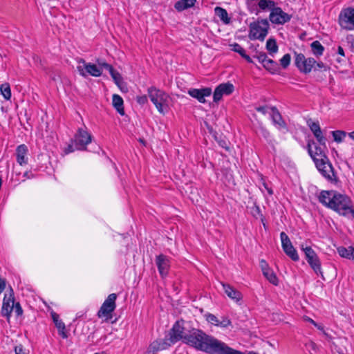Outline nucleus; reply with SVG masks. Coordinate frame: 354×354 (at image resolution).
<instances>
[{"label":"nucleus","mask_w":354,"mask_h":354,"mask_svg":"<svg viewBox=\"0 0 354 354\" xmlns=\"http://www.w3.org/2000/svg\"><path fill=\"white\" fill-rule=\"evenodd\" d=\"M348 135L351 139L354 140V131L349 133Z\"/></svg>","instance_id":"0e129e2a"},{"label":"nucleus","mask_w":354,"mask_h":354,"mask_svg":"<svg viewBox=\"0 0 354 354\" xmlns=\"http://www.w3.org/2000/svg\"><path fill=\"white\" fill-rule=\"evenodd\" d=\"M351 49L352 52L354 53V40L351 41Z\"/></svg>","instance_id":"338daca9"},{"label":"nucleus","mask_w":354,"mask_h":354,"mask_svg":"<svg viewBox=\"0 0 354 354\" xmlns=\"http://www.w3.org/2000/svg\"><path fill=\"white\" fill-rule=\"evenodd\" d=\"M171 346L167 337L157 339L152 342L148 346L146 354H156L158 351L165 350Z\"/></svg>","instance_id":"2eb2a0df"},{"label":"nucleus","mask_w":354,"mask_h":354,"mask_svg":"<svg viewBox=\"0 0 354 354\" xmlns=\"http://www.w3.org/2000/svg\"><path fill=\"white\" fill-rule=\"evenodd\" d=\"M214 13L224 24H230L231 18L228 16V13L225 9L217 6L214 8Z\"/></svg>","instance_id":"5701e85b"},{"label":"nucleus","mask_w":354,"mask_h":354,"mask_svg":"<svg viewBox=\"0 0 354 354\" xmlns=\"http://www.w3.org/2000/svg\"><path fill=\"white\" fill-rule=\"evenodd\" d=\"M104 68L107 70L109 72V73H111V72H113V71L115 70L114 68L109 64L106 65V67H104Z\"/></svg>","instance_id":"bf43d9fd"},{"label":"nucleus","mask_w":354,"mask_h":354,"mask_svg":"<svg viewBox=\"0 0 354 354\" xmlns=\"http://www.w3.org/2000/svg\"><path fill=\"white\" fill-rule=\"evenodd\" d=\"M295 64L298 68V69L301 71L302 68V65L304 64V61L306 60L305 56L302 53H297L295 52Z\"/></svg>","instance_id":"f704fd0d"},{"label":"nucleus","mask_w":354,"mask_h":354,"mask_svg":"<svg viewBox=\"0 0 354 354\" xmlns=\"http://www.w3.org/2000/svg\"><path fill=\"white\" fill-rule=\"evenodd\" d=\"M272 111V120L274 124H277L281 127L285 126V122L282 118L281 115L280 114L279 110L275 106H272L270 108Z\"/></svg>","instance_id":"a878e982"},{"label":"nucleus","mask_w":354,"mask_h":354,"mask_svg":"<svg viewBox=\"0 0 354 354\" xmlns=\"http://www.w3.org/2000/svg\"><path fill=\"white\" fill-rule=\"evenodd\" d=\"M13 310L17 317L21 316L23 314V309L19 302H15Z\"/></svg>","instance_id":"49530a36"},{"label":"nucleus","mask_w":354,"mask_h":354,"mask_svg":"<svg viewBox=\"0 0 354 354\" xmlns=\"http://www.w3.org/2000/svg\"><path fill=\"white\" fill-rule=\"evenodd\" d=\"M16 354H27L26 350L23 347L22 345L16 346L15 348Z\"/></svg>","instance_id":"3c124183"},{"label":"nucleus","mask_w":354,"mask_h":354,"mask_svg":"<svg viewBox=\"0 0 354 354\" xmlns=\"http://www.w3.org/2000/svg\"><path fill=\"white\" fill-rule=\"evenodd\" d=\"M137 102L140 105H144L148 102L147 96L144 95L142 96L137 97Z\"/></svg>","instance_id":"8fccbe9b"},{"label":"nucleus","mask_w":354,"mask_h":354,"mask_svg":"<svg viewBox=\"0 0 354 354\" xmlns=\"http://www.w3.org/2000/svg\"><path fill=\"white\" fill-rule=\"evenodd\" d=\"M258 7L262 10H266L269 9L271 11L273 8H275V2L272 0H258Z\"/></svg>","instance_id":"cd10ccee"},{"label":"nucleus","mask_w":354,"mask_h":354,"mask_svg":"<svg viewBox=\"0 0 354 354\" xmlns=\"http://www.w3.org/2000/svg\"><path fill=\"white\" fill-rule=\"evenodd\" d=\"M79 64L82 63L83 65L77 66V68L80 74L83 77H86L88 75H91L94 77H100L102 73V68L97 66L94 64L86 63L85 60L80 58L77 60Z\"/></svg>","instance_id":"0eeeda50"},{"label":"nucleus","mask_w":354,"mask_h":354,"mask_svg":"<svg viewBox=\"0 0 354 354\" xmlns=\"http://www.w3.org/2000/svg\"><path fill=\"white\" fill-rule=\"evenodd\" d=\"M97 63H98L100 68H104V67H106V65L108 64V63H106V62H104V61L100 62V60H97Z\"/></svg>","instance_id":"052dcab7"},{"label":"nucleus","mask_w":354,"mask_h":354,"mask_svg":"<svg viewBox=\"0 0 354 354\" xmlns=\"http://www.w3.org/2000/svg\"><path fill=\"white\" fill-rule=\"evenodd\" d=\"M333 184L337 183V179L336 176L335 175L334 172H333Z\"/></svg>","instance_id":"69168bd1"},{"label":"nucleus","mask_w":354,"mask_h":354,"mask_svg":"<svg viewBox=\"0 0 354 354\" xmlns=\"http://www.w3.org/2000/svg\"><path fill=\"white\" fill-rule=\"evenodd\" d=\"M267 109H268V106H260L256 107L257 111L262 113L263 114H266L267 113Z\"/></svg>","instance_id":"5fc2aeb1"},{"label":"nucleus","mask_w":354,"mask_h":354,"mask_svg":"<svg viewBox=\"0 0 354 354\" xmlns=\"http://www.w3.org/2000/svg\"><path fill=\"white\" fill-rule=\"evenodd\" d=\"M306 319L308 322H309L312 323L313 324H314L316 327H317V328H318L319 330H322V331L323 335H324V336H325L328 339H330V335H329L326 332H325V331L324 330V328H323L322 326H320V325L317 324L314 320H313V319H312L311 318H310V317H307Z\"/></svg>","instance_id":"37998d69"},{"label":"nucleus","mask_w":354,"mask_h":354,"mask_svg":"<svg viewBox=\"0 0 354 354\" xmlns=\"http://www.w3.org/2000/svg\"><path fill=\"white\" fill-rule=\"evenodd\" d=\"M338 53L342 55H344V50L342 47L339 46L338 48Z\"/></svg>","instance_id":"680f3d73"},{"label":"nucleus","mask_w":354,"mask_h":354,"mask_svg":"<svg viewBox=\"0 0 354 354\" xmlns=\"http://www.w3.org/2000/svg\"><path fill=\"white\" fill-rule=\"evenodd\" d=\"M292 16L283 12L280 7H275L270 12L269 19L274 24H284L290 21Z\"/></svg>","instance_id":"f8f14e48"},{"label":"nucleus","mask_w":354,"mask_h":354,"mask_svg":"<svg viewBox=\"0 0 354 354\" xmlns=\"http://www.w3.org/2000/svg\"><path fill=\"white\" fill-rule=\"evenodd\" d=\"M112 103L116 111L121 115H124V101L121 96L117 94L113 95Z\"/></svg>","instance_id":"b1692460"},{"label":"nucleus","mask_w":354,"mask_h":354,"mask_svg":"<svg viewBox=\"0 0 354 354\" xmlns=\"http://www.w3.org/2000/svg\"><path fill=\"white\" fill-rule=\"evenodd\" d=\"M49 75L51 80L54 82H57L60 80V73L59 71H52Z\"/></svg>","instance_id":"09e8293b"},{"label":"nucleus","mask_w":354,"mask_h":354,"mask_svg":"<svg viewBox=\"0 0 354 354\" xmlns=\"http://www.w3.org/2000/svg\"><path fill=\"white\" fill-rule=\"evenodd\" d=\"M263 187L267 190L269 195L273 194V191H272V188L269 187L266 183H263Z\"/></svg>","instance_id":"4d7b16f0"},{"label":"nucleus","mask_w":354,"mask_h":354,"mask_svg":"<svg viewBox=\"0 0 354 354\" xmlns=\"http://www.w3.org/2000/svg\"><path fill=\"white\" fill-rule=\"evenodd\" d=\"M91 135L82 128L78 129L74 138V142L77 149H85L86 146L91 142Z\"/></svg>","instance_id":"ddd939ff"},{"label":"nucleus","mask_w":354,"mask_h":354,"mask_svg":"<svg viewBox=\"0 0 354 354\" xmlns=\"http://www.w3.org/2000/svg\"><path fill=\"white\" fill-rule=\"evenodd\" d=\"M253 57L257 58L262 65L266 62V60L268 59L266 53L264 52H257L256 54L253 55Z\"/></svg>","instance_id":"ea45409f"},{"label":"nucleus","mask_w":354,"mask_h":354,"mask_svg":"<svg viewBox=\"0 0 354 354\" xmlns=\"http://www.w3.org/2000/svg\"><path fill=\"white\" fill-rule=\"evenodd\" d=\"M266 49L270 55H273L278 51V46L274 38H269L266 42Z\"/></svg>","instance_id":"c85d7f7f"},{"label":"nucleus","mask_w":354,"mask_h":354,"mask_svg":"<svg viewBox=\"0 0 354 354\" xmlns=\"http://www.w3.org/2000/svg\"><path fill=\"white\" fill-rule=\"evenodd\" d=\"M232 46V50L239 53L241 57L245 53V49L240 44L234 43Z\"/></svg>","instance_id":"79ce46f5"},{"label":"nucleus","mask_w":354,"mask_h":354,"mask_svg":"<svg viewBox=\"0 0 354 354\" xmlns=\"http://www.w3.org/2000/svg\"><path fill=\"white\" fill-rule=\"evenodd\" d=\"M116 299L117 295L115 293H111L108 296L97 312L98 317H104L106 322L112 319V313L116 308Z\"/></svg>","instance_id":"39448f33"},{"label":"nucleus","mask_w":354,"mask_h":354,"mask_svg":"<svg viewBox=\"0 0 354 354\" xmlns=\"http://www.w3.org/2000/svg\"><path fill=\"white\" fill-rule=\"evenodd\" d=\"M15 305V297H14V292L12 288H10V292L9 295H5L3 300V304L1 308V315L3 317H6L7 320L9 322L11 313L13 311Z\"/></svg>","instance_id":"9b49d317"},{"label":"nucleus","mask_w":354,"mask_h":354,"mask_svg":"<svg viewBox=\"0 0 354 354\" xmlns=\"http://www.w3.org/2000/svg\"><path fill=\"white\" fill-rule=\"evenodd\" d=\"M111 77L113 78L115 84L122 90H124V88L126 87L125 83L123 81V78L121 74L117 71L114 70L113 72L110 73Z\"/></svg>","instance_id":"bb28decb"},{"label":"nucleus","mask_w":354,"mask_h":354,"mask_svg":"<svg viewBox=\"0 0 354 354\" xmlns=\"http://www.w3.org/2000/svg\"><path fill=\"white\" fill-rule=\"evenodd\" d=\"M232 322L230 319L227 317H222L221 320H218V323L216 324V326H220L222 328H226L231 325Z\"/></svg>","instance_id":"a19ab883"},{"label":"nucleus","mask_w":354,"mask_h":354,"mask_svg":"<svg viewBox=\"0 0 354 354\" xmlns=\"http://www.w3.org/2000/svg\"><path fill=\"white\" fill-rule=\"evenodd\" d=\"M0 91L6 100H10L12 96L11 89L8 83L2 84L0 86Z\"/></svg>","instance_id":"473e14b6"},{"label":"nucleus","mask_w":354,"mask_h":354,"mask_svg":"<svg viewBox=\"0 0 354 354\" xmlns=\"http://www.w3.org/2000/svg\"><path fill=\"white\" fill-rule=\"evenodd\" d=\"M184 323L183 319L177 320L169 330L167 337L171 346L181 340L184 344L207 354H245L201 329L192 328L187 330Z\"/></svg>","instance_id":"f257e3e1"},{"label":"nucleus","mask_w":354,"mask_h":354,"mask_svg":"<svg viewBox=\"0 0 354 354\" xmlns=\"http://www.w3.org/2000/svg\"><path fill=\"white\" fill-rule=\"evenodd\" d=\"M245 59L248 63H253L252 59L246 54V53L241 57Z\"/></svg>","instance_id":"6e6d98bb"},{"label":"nucleus","mask_w":354,"mask_h":354,"mask_svg":"<svg viewBox=\"0 0 354 354\" xmlns=\"http://www.w3.org/2000/svg\"><path fill=\"white\" fill-rule=\"evenodd\" d=\"M291 56L290 54H285L279 60L280 64L283 68H286L290 63Z\"/></svg>","instance_id":"58836bf2"},{"label":"nucleus","mask_w":354,"mask_h":354,"mask_svg":"<svg viewBox=\"0 0 354 354\" xmlns=\"http://www.w3.org/2000/svg\"><path fill=\"white\" fill-rule=\"evenodd\" d=\"M258 0H251L250 2L248 3V7L250 8L251 12L255 11V14L258 15L259 12V10L257 9V3Z\"/></svg>","instance_id":"c03bdc74"},{"label":"nucleus","mask_w":354,"mask_h":354,"mask_svg":"<svg viewBox=\"0 0 354 354\" xmlns=\"http://www.w3.org/2000/svg\"><path fill=\"white\" fill-rule=\"evenodd\" d=\"M315 63H316V61L315 60L314 58L310 57V58L306 59V60L304 61V64L302 65V68H301V72H302L304 73H310Z\"/></svg>","instance_id":"2f4dec72"},{"label":"nucleus","mask_w":354,"mask_h":354,"mask_svg":"<svg viewBox=\"0 0 354 354\" xmlns=\"http://www.w3.org/2000/svg\"><path fill=\"white\" fill-rule=\"evenodd\" d=\"M333 211L339 215L354 219V207L351 198L346 194L333 191Z\"/></svg>","instance_id":"7ed1b4c3"},{"label":"nucleus","mask_w":354,"mask_h":354,"mask_svg":"<svg viewBox=\"0 0 354 354\" xmlns=\"http://www.w3.org/2000/svg\"><path fill=\"white\" fill-rule=\"evenodd\" d=\"M234 90V86L232 83L220 84L214 90L213 94L214 102L218 103L222 99L223 95H230L233 93Z\"/></svg>","instance_id":"4468645a"},{"label":"nucleus","mask_w":354,"mask_h":354,"mask_svg":"<svg viewBox=\"0 0 354 354\" xmlns=\"http://www.w3.org/2000/svg\"><path fill=\"white\" fill-rule=\"evenodd\" d=\"M282 248L287 256H288L292 261H297L299 259L297 250L293 247L288 236L282 232L280 234Z\"/></svg>","instance_id":"9d476101"},{"label":"nucleus","mask_w":354,"mask_h":354,"mask_svg":"<svg viewBox=\"0 0 354 354\" xmlns=\"http://www.w3.org/2000/svg\"><path fill=\"white\" fill-rule=\"evenodd\" d=\"M339 24L343 28L354 30V8L349 7L342 10Z\"/></svg>","instance_id":"1a4fd4ad"},{"label":"nucleus","mask_w":354,"mask_h":354,"mask_svg":"<svg viewBox=\"0 0 354 354\" xmlns=\"http://www.w3.org/2000/svg\"><path fill=\"white\" fill-rule=\"evenodd\" d=\"M28 151V147L24 144L20 145L17 147L16 159L17 162L20 165H26L28 163V158L26 157Z\"/></svg>","instance_id":"a211bd4d"},{"label":"nucleus","mask_w":354,"mask_h":354,"mask_svg":"<svg viewBox=\"0 0 354 354\" xmlns=\"http://www.w3.org/2000/svg\"><path fill=\"white\" fill-rule=\"evenodd\" d=\"M206 320L211 323L212 324H214L216 326V324L218 323V319L213 314L207 313L206 315Z\"/></svg>","instance_id":"a18cd8bd"},{"label":"nucleus","mask_w":354,"mask_h":354,"mask_svg":"<svg viewBox=\"0 0 354 354\" xmlns=\"http://www.w3.org/2000/svg\"><path fill=\"white\" fill-rule=\"evenodd\" d=\"M311 49L315 56H320L323 54L324 48L319 41H315L311 44Z\"/></svg>","instance_id":"7c9ffc66"},{"label":"nucleus","mask_w":354,"mask_h":354,"mask_svg":"<svg viewBox=\"0 0 354 354\" xmlns=\"http://www.w3.org/2000/svg\"><path fill=\"white\" fill-rule=\"evenodd\" d=\"M346 136V132L344 131H333V141L340 143L344 140Z\"/></svg>","instance_id":"c9c22d12"},{"label":"nucleus","mask_w":354,"mask_h":354,"mask_svg":"<svg viewBox=\"0 0 354 354\" xmlns=\"http://www.w3.org/2000/svg\"><path fill=\"white\" fill-rule=\"evenodd\" d=\"M301 249L304 252L305 254L306 259L307 262L309 263L310 267L313 269V270L316 272H321V265L318 257L317 256L315 251L312 249L310 246L307 245L306 244H301Z\"/></svg>","instance_id":"6e6552de"},{"label":"nucleus","mask_w":354,"mask_h":354,"mask_svg":"<svg viewBox=\"0 0 354 354\" xmlns=\"http://www.w3.org/2000/svg\"><path fill=\"white\" fill-rule=\"evenodd\" d=\"M249 32V38L251 40H260L263 41L266 37L270 24L266 19L258 18L257 21L250 23Z\"/></svg>","instance_id":"20e7f679"},{"label":"nucleus","mask_w":354,"mask_h":354,"mask_svg":"<svg viewBox=\"0 0 354 354\" xmlns=\"http://www.w3.org/2000/svg\"><path fill=\"white\" fill-rule=\"evenodd\" d=\"M196 0H179L174 4V8L178 12H182L194 6Z\"/></svg>","instance_id":"412c9836"},{"label":"nucleus","mask_w":354,"mask_h":354,"mask_svg":"<svg viewBox=\"0 0 354 354\" xmlns=\"http://www.w3.org/2000/svg\"><path fill=\"white\" fill-rule=\"evenodd\" d=\"M307 125L310 129V131L313 132H319L321 130L319 124L318 122H315L312 119H308L307 120Z\"/></svg>","instance_id":"4c0bfd02"},{"label":"nucleus","mask_w":354,"mask_h":354,"mask_svg":"<svg viewBox=\"0 0 354 354\" xmlns=\"http://www.w3.org/2000/svg\"><path fill=\"white\" fill-rule=\"evenodd\" d=\"M212 88L209 87H204L202 88H189L187 93L192 97L196 99L201 103H205V97L212 95Z\"/></svg>","instance_id":"dca6fc26"},{"label":"nucleus","mask_w":354,"mask_h":354,"mask_svg":"<svg viewBox=\"0 0 354 354\" xmlns=\"http://www.w3.org/2000/svg\"><path fill=\"white\" fill-rule=\"evenodd\" d=\"M263 66L272 74L278 73L280 71L278 63L272 59H268Z\"/></svg>","instance_id":"393cba45"},{"label":"nucleus","mask_w":354,"mask_h":354,"mask_svg":"<svg viewBox=\"0 0 354 354\" xmlns=\"http://www.w3.org/2000/svg\"><path fill=\"white\" fill-rule=\"evenodd\" d=\"M225 294L232 299L239 301L242 299V294L229 284L222 283Z\"/></svg>","instance_id":"aec40b11"},{"label":"nucleus","mask_w":354,"mask_h":354,"mask_svg":"<svg viewBox=\"0 0 354 354\" xmlns=\"http://www.w3.org/2000/svg\"><path fill=\"white\" fill-rule=\"evenodd\" d=\"M349 259L354 260V248H352V251L351 252V257Z\"/></svg>","instance_id":"e2e57ef3"},{"label":"nucleus","mask_w":354,"mask_h":354,"mask_svg":"<svg viewBox=\"0 0 354 354\" xmlns=\"http://www.w3.org/2000/svg\"><path fill=\"white\" fill-rule=\"evenodd\" d=\"M74 147L73 145H69L65 149V152L66 153H71V152H73L74 151Z\"/></svg>","instance_id":"13d9d810"},{"label":"nucleus","mask_w":354,"mask_h":354,"mask_svg":"<svg viewBox=\"0 0 354 354\" xmlns=\"http://www.w3.org/2000/svg\"><path fill=\"white\" fill-rule=\"evenodd\" d=\"M251 214L252 215L256 218H258L259 217L261 218L262 223H263V225L265 226L264 221V216H263L261 209L259 205L254 204L251 208H250Z\"/></svg>","instance_id":"72a5a7b5"},{"label":"nucleus","mask_w":354,"mask_h":354,"mask_svg":"<svg viewBox=\"0 0 354 354\" xmlns=\"http://www.w3.org/2000/svg\"><path fill=\"white\" fill-rule=\"evenodd\" d=\"M148 95L158 111L161 113H164L163 106L167 101V94L155 86H151L148 88Z\"/></svg>","instance_id":"423d86ee"},{"label":"nucleus","mask_w":354,"mask_h":354,"mask_svg":"<svg viewBox=\"0 0 354 354\" xmlns=\"http://www.w3.org/2000/svg\"><path fill=\"white\" fill-rule=\"evenodd\" d=\"M53 321L58 330V334L64 339L68 337L64 323L59 319V316L56 313H51Z\"/></svg>","instance_id":"6ab92c4d"},{"label":"nucleus","mask_w":354,"mask_h":354,"mask_svg":"<svg viewBox=\"0 0 354 354\" xmlns=\"http://www.w3.org/2000/svg\"><path fill=\"white\" fill-rule=\"evenodd\" d=\"M331 191H322L318 195V201L327 207L332 208Z\"/></svg>","instance_id":"4be33fe9"},{"label":"nucleus","mask_w":354,"mask_h":354,"mask_svg":"<svg viewBox=\"0 0 354 354\" xmlns=\"http://www.w3.org/2000/svg\"><path fill=\"white\" fill-rule=\"evenodd\" d=\"M248 354H259V353L254 352V351H250Z\"/></svg>","instance_id":"774afa93"},{"label":"nucleus","mask_w":354,"mask_h":354,"mask_svg":"<svg viewBox=\"0 0 354 354\" xmlns=\"http://www.w3.org/2000/svg\"><path fill=\"white\" fill-rule=\"evenodd\" d=\"M216 139H217L216 138ZM219 146H221L222 148L225 149V150L227 151H229L230 150V147L228 146V142H227L225 140H223V139H220V140H216Z\"/></svg>","instance_id":"de8ad7c7"},{"label":"nucleus","mask_w":354,"mask_h":354,"mask_svg":"<svg viewBox=\"0 0 354 354\" xmlns=\"http://www.w3.org/2000/svg\"><path fill=\"white\" fill-rule=\"evenodd\" d=\"M156 264L161 277H165L168 274L170 268L169 259L164 254H159L156 257Z\"/></svg>","instance_id":"f3484780"},{"label":"nucleus","mask_w":354,"mask_h":354,"mask_svg":"<svg viewBox=\"0 0 354 354\" xmlns=\"http://www.w3.org/2000/svg\"><path fill=\"white\" fill-rule=\"evenodd\" d=\"M353 247H348V248L344 247L337 248V252L340 257L349 259L351 257V252Z\"/></svg>","instance_id":"e433bc0d"},{"label":"nucleus","mask_w":354,"mask_h":354,"mask_svg":"<svg viewBox=\"0 0 354 354\" xmlns=\"http://www.w3.org/2000/svg\"><path fill=\"white\" fill-rule=\"evenodd\" d=\"M260 266L263 272L266 271L268 269H270L265 260H261L260 261Z\"/></svg>","instance_id":"864d4df0"},{"label":"nucleus","mask_w":354,"mask_h":354,"mask_svg":"<svg viewBox=\"0 0 354 354\" xmlns=\"http://www.w3.org/2000/svg\"><path fill=\"white\" fill-rule=\"evenodd\" d=\"M265 277L273 285L277 286L279 280L275 273L271 269H268L266 271L263 272Z\"/></svg>","instance_id":"c756f323"},{"label":"nucleus","mask_w":354,"mask_h":354,"mask_svg":"<svg viewBox=\"0 0 354 354\" xmlns=\"http://www.w3.org/2000/svg\"><path fill=\"white\" fill-rule=\"evenodd\" d=\"M6 279L5 278L0 277V294L2 293V292L6 288Z\"/></svg>","instance_id":"603ef678"},{"label":"nucleus","mask_w":354,"mask_h":354,"mask_svg":"<svg viewBox=\"0 0 354 354\" xmlns=\"http://www.w3.org/2000/svg\"><path fill=\"white\" fill-rule=\"evenodd\" d=\"M314 136L317 142L313 140H309L307 143V149L310 156L313 160L316 167L326 179L332 181V176L325 169L327 165L332 171V164L326 155L327 148L326 146V138L323 135L322 129L319 132H314Z\"/></svg>","instance_id":"f03ea898"}]
</instances>
